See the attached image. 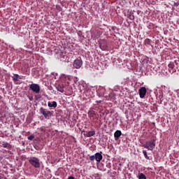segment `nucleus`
Masks as SVG:
<instances>
[{
	"instance_id": "1",
	"label": "nucleus",
	"mask_w": 179,
	"mask_h": 179,
	"mask_svg": "<svg viewBox=\"0 0 179 179\" xmlns=\"http://www.w3.org/2000/svg\"><path fill=\"white\" fill-rule=\"evenodd\" d=\"M29 163L35 167V169H40L41 164H40V159L35 157H31L29 159Z\"/></svg>"
},
{
	"instance_id": "2",
	"label": "nucleus",
	"mask_w": 179,
	"mask_h": 179,
	"mask_svg": "<svg viewBox=\"0 0 179 179\" xmlns=\"http://www.w3.org/2000/svg\"><path fill=\"white\" fill-rule=\"evenodd\" d=\"M143 148L148 149V150H153L156 148V139H152L151 141H147L144 145Z\"/></svg>"
},
{
	"instance_id": "3",
	"label": "nucleus",
	"mask_w": 179,
	"mask_h": 179,
	"mask_svg": "<svg viewBox=\"0 0 179 179\" xmlns=\"http://www.w3.org/2000/svg\"><path fill=\"white\" fill-rule=\"evenodd\" d=\"M30 90H32L34 93L38 94L40 93V85L38 84H31L29 85Z\"/></svg>"
},
{
	"instance_id": "4",
	"label": "nucleus",
	"mask_w": 179,
	"mask_h": 179,
	"mask_svg": "<svg viewBox=\"0 0 179 179\" xmlns=\"http://www.w3.org/2000/svg\"><path fill=\"white\" fill-rule=\"evenodd\" d=\"M41 113L44 116L45 118L47 120H50V117H51V111L47 110L44 109L43 108H41L40 109Z\"/></svg>"
},
{
	"instance_id": "5",
	"label": "nucleus",
	"mask_w": 179,
	"mask_h": 179,
	"mask_svg": "<svg viewBox=\"0 0 179 179\" xmlns=\"http://www.w3.org/2000/svg\"><path fill=\"white\" fill-rule=\"evenodd\" d=\"M82 134H84L85 138H91V136H94L96 135V131L94 129H91L90 131H83Z\"/></svg>"
},
{
	"instance_id": "6",
	"label": "nucleus",
	"mask_w": 179,
	"mask_h": 179,
	"mask_svg": "<svg viewBox=\"0 0 179 179\" xmlns=\"http://www.w3.org/2000/svg\"><path fill=\"white\" fill-rule=\"evenodd\" d=\"M82 65H83V62L80 59H77L73 62V67L76 69H80L82 68Z\"/></svg>"
},
{
	"instance_id": "7",
	"label": "nucleus",
	"mask_w": 179,
	"mask_h": 179,
	"mask_svg": "<svg viewBox=\"0 0 179 179\" xmlns=\"http://www.w3.org/2000/svg\"><path fill=\"white\" fill-rule=\"evenodd\" d=\"M88 117L91 120V121H94V120L97 118V114L94 110H90L88 112Z\"/></svg>"
},
{
	"instance_id": "8",
	"label": "nucleus",
	"mask_w": 179,
	"mask_h": 179,
	"mask_svg": "<svg viewBox=\"0 0 179 179\" xmlns=\"http://www.w3.org/2000/svg\"><path fill=\"white\" fill-rule=\"evenodd\" d=\"M139 96L141 99H143L146 96V87H142L139 90Z\"/></svg>"
},
{
	"instance_id": "9",
	"label": "nucleus",
	"mask_w": 179,
	"mask_h": 179,
	"mask_svg": "<svg viewBox=\"0 0 179 179\" xmlns=\"http://www.w3.org/2000/svg\"><path fill=\"white\" fill-rule=\"evenodd\" d=\"M95 159L98 163H100L103 160V155L100 152H96L95 154Z\"/></svg>"
},
{
	"instance_id": "10",
	"label": "nucleus",
	"mask_w": 179,
	"mask_h": 179,
	"mask_svg": "<svg viewBox=\"0 0 179 179\" xmlns=\"http://www.w3.org/2000/svg\"><path fill=\"white\" fill-rule=\"evenodd\" d=\"M69 79H70L69 76H66V75L62 76V80H63V82H65L66 83H67V86H69V84H70Z\"/></svg>"
},
{
	"instance_id": "11",
	"label": "nucleus",
	"mask_w": 179,
	"mask_h": 179,
	"mask_svg": "<svg viewBox=\"0 0 179 179\" xmlns=\"http://www.w3.org/2000/svg\"><path fill=\"white\" fill-rule=\"evenodd\" d=\"M122 135V132H121V131L120 130H117L114 133L115 140L118 141V139H120V136H121Z\"/></svg>"
},
{
	"instance_id": "12",
	"label": "nucleus",
	"mask_w": 179,
	"mask_h": 179,
	"mask_svg": "<svg viewBox=\"0 0 179 179\" xmlns=\"http://www.w3.org/2000/svg\"><path fill=\"white\" fill-rule=\"evenodd\" d=\"M64 87H65V85H64V84H60L56 87V89L57 92H60V93H64Z\"/></svg>"
},
{
	"instance_id": "13",
	"label": "nucleus",
	"mask_w": 179,
	"mask_h": 179,
	"mask_svg": "<svg viewBox=\"0 0 179 179\" xmlns=\"http://www.w3.org/2000/svg\"><path fill=\"white\" fill-rule=\"evenodd\" d=\"M1 146H2V148L9 149V148H10V144L8 143L2 142Z\"/></svg>"
},
{
	"instance_id": "14",
	"label": "nucleus",
	"mask_w": 179,
	"mask_h": 179,
	"mask_svg": "<svg viewBox=\"0 0 179 179\" xmlns=\"http://www.w3.org/2000/svg\"><path fill=\"white\" fill-rule=\"evenodd\" d=\"M13 80L14 82H17L19 80V75L18 74H14L13 76Z\"/></svg>"
},
{
	"instance_id": "15",
	"label": "nucleus",
	"mask_w": 179,
	"mask_h": 179,
	"mask_svg": "<svg viewBox=\"0 0 179 179\" xmlns=\"http://www.w3.org/2000/svg\"><path fill=\"white\" fill-rule=\"evenodd\" d=\"M48 107H53L54 108H57V102L52 101V103H48Z\"/></svg>"
},
{
	"instance_id": "16",
	"label": "nucleus",
	"mask_w": 179,
	"mask_h": 179,
	"mask_svg": "<svg viewBox=\"0 0 179 179\" xmlns=\"http://www.w3.org/2000/svg\"><path fill=\"white\" fill-rule=\"evenodd\" d=\"M169 68H170L171 69H174V67L176 66V65H174V63L173 62H171L169 65H168Z\"/></svg>"
},
{
	"instance_id": "17",
	"label": "nucleus",
	"mask_w": 179,
	"mask_h": 179,
	"mask_svg": "<svg viewBox=\"0 0 179 179\" xmlns=\"http://www.w3.org/2000/svg\"><path fill=\"white\" fill-rule=\"evenodd\" d=\"M138 179H146V176H145V174L141 173L138 175Z\"/></svg>"
},
{
	"instance_id": "18",
	"label": "nucleus",
	"mask_w": 179,
	"mask_h": 179,
	"mask_svg": "<svg viewBox=\"0 0 179 179\" xmlns=\"http://www.w3.org/2000/svg\"><path fill=\"white\" fill-rule=\"evenodd\" d=\"M143 154L144 155V157L147 159V160L150 159L149 156H148V152H146V150H143Z\"/></svg>"
},
{
	"instance_id": "19",
	"label": "nucleus",
	"mask_w": 179,
	"mask_h": 179,
	"mask_svg": "<svg viewBox=\"0 0 179 179\" xmlns=\"http://www.w3.org/2000/svg\"><path fill=\"white\" fill-rule=\"evenodd\" d=\"M151 41H151L150 39L146 38V39L145 40V45H150Z\"/></svg>"
},
{
	"instance_id": "20",
	"label": "nucleus",
	"mask_w": 179,
	"mask_h": 179,
	"mask_svg": "<svg viewBox=\"0 0 179 179\" xmlns=\"http://www.w3.org/2000/svg\"><path fill=\"white\" fill-rule=\"evenodd\" d=\"M94 159H96V157L94 155H92L90 157V160L91 162H93V160H94Z\"/></svg>"
},
{
	"instance_id": "21",
	"label": "nucleus",
	"mask_w": 179,
	"mask_h": 179,
	"mask_svg": "<svg viewBox=\"0 0 179 179\" xmlns=\"http://www.w3.org/2000/svg\"><path fill=\"white\" fill-rule=\"evenodd\" d=\"M29 141H33L34 139V136H28Z\"/></svg>"
},
{
	"instance_id": "22",
	"label": "nucleus",
	"mask_w": 179,
	"mask_h": 179,
	"mask_svg": "<svg viewBox=\"0 0 179 179\" xmlns=\"http://www.w3.org/2000/svg\"><path fill=\"white\" fill-rule=\"evenodd\" d=\"M130 19H131V20H134V15H130Z\"/></svg>"
},
{
	"instance_id": "23",
	"label": "nucleus",
	"mask_w": 179,
	"mask_h": 179,
	"mask_svg": "<svg viewBox=\"0 0 179 179\" xmlns=\"http://www.w3.org/2000/svg\"><path fill=\"white\" fill-rule=\"evenodd\" d=\"M57 8L58 10H61V7L57 6Z\"/></svg>"
},
{
	"instance_id": "24",
	"label": "nucleus",
	"mask_w": 179,
	"mask_h": 179,
	"mask_svg": "<svg viewBox=\"0 0 179 179\" xmlns=\"http://www.w3.org/2000/svg\"><path fill=\"white\" fill-rule=\"evenodd\" d=\"M100 48H101V50H104V48H103L101 47V45H100Z\"/></svg>"
},
{
	"instance_id": "25",
	"label": "nucleus",
	"mask_w": 179,
	"mask_h": 179,
	"mask_svg": "<svg viewBox=\"0 0 179 179\" xmlns=\"http://www.w3.org/2000/svg\"><path fill=\"white\" fill-rule=\"evenodd\" d=\"M96 102L97 103H101V101H97Z\"/></svg>"
},
{
	"instance_id": "26",
	"label": "nucleus",
	"mask_w": 179,
	"mask_h": 179,
	"mask_svg": "<svg viewBox=\"0 0 179 179\" xmlns=\"http://www.w3.org/2000/svg\"><path fill=\"white\" fill-rule=\"evenodd\" d=\"M0 179H1V176H0Z\"/></svg>"
}]
</instances>
